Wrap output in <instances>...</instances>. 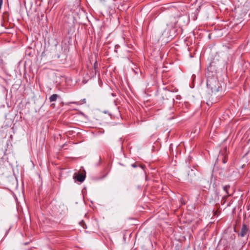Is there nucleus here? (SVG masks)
Segmentation results:
<instances>
[{
    "instance_id": "4",
    "label": "nucleus",
    "mask_w": 250,
    "mask_h": 250,
    "mask_svg": "<svg viewBox=\"0 0 250 250\" xmlns=\"http://www.w3.org/2000/svg\"><path fill=\"white\" fill-rule=\"evenodd\" d=\"M58 96L57 94H53L49 97L50 102L56 101Z\"/></svg>"
},
{
    "instance_id": "5",
    "label": "nucleus",
    "mask_w": 250,
    "mask_h": 250,
    "mask_svg": "<svg viewBox=\"0 0 250 250\" xmlns=\"http://www.w3.org/2000/svg\"><path fill=\"white\" fill-rule=\"evenodd\" d=\"M229 186H226L225 187H224V190L226 192L227 194H229L228 189H229Z\"/></svg>"
},
{
    "instance_id": "3",
    "label": "nucleus",
    "mask_w": 250,
    "mask_h": 250,
    "mask_svg": "<svg viewBox=\"0 0 250 250\" xmlns=\"http://www.w3.org/2000/svg\"><path fill=\"white\" fill-rule=\"evenodd\" d=\"M247 232L248 228L245 225H244L242 228V229L239 234L241 237H244L247 234Z\"/></svg>"
},
{
    "instance_id": "2",
    "label": "nucleus",
    "mask_w": 250,
    "mask_h": 250,
    "mask_svg": "<svg viewBox=\"0 0 250 250\" xmlns=\"http://www.w3.org/2000/svg\"><path fill=\"white\" fill-rule=\"evenodd\" d=\"M85 178V175L82 173L79 174L78 175L74 176V179H76L77 180L80 182H83Z\"/></svg>"
},
{
    "instance_id": "1",
    "label": "nucleus",
    "mask_w": 250,
    "mask_h": 250,
    "mask_svg": "<svg viewBox=\"0 0 250 250\" xmlns=\"http://www.w3.org/2000/svg\"><path fill=\"white\" fill-rule=\"evenodd\" d=\"M207 86L211 94H216L221 87L216 77H208L207 80Z\"/></svg>"
},
{
    "instance_id": "6",
    "label": "nucleus",
    "mask_w": 250,
    "mask_h": 250,
    "mask_svg": "<svg viewBox=\"0 0 250 250\" xmlns=\"http://www.w3.org/2000/svg\"><path fill=\"white\" fill-rule=\"evenodd\" d=\"M132 167H136V166L135 164H132Z\"/></svg>"
}]
</instances>
